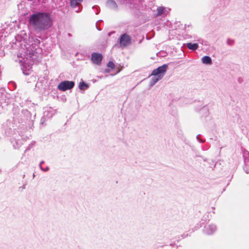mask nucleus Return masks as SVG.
<instances>
[{"instance_id":"19","label":"nucleus","mask_w":249,"mask_h":249,"mask_svg":"<svg viewBox=\"0 0 249 249\" xmlns=\"http://www.w3.org/2000/svg\"><path fill=\"white\" fill-rule=\"evenodd\" d=\"M44 162V161H41L40 163H39V168L42 171H44V172H47L49 170V166H47L45 168H43L42 167V164Z\"/></svg>"},{"instance_id":"21","label":"nucleus","mask_w":249,"mask_h":249,"mask_svg":"<svg viewBox=\"0 0 249 249\" xmlns=\"http://www.w3.org/2000/svg\"><path fill=\"white\" fill-rule=\"evenodd\" d=\"M234 40L233 39L228 38L227 40V44L230 46H232L234 44Z\"/></svg>"},{"instance_id":"29","label":"nucleus","mask_w":249,"mask_h":249,"mask_svg":"<svg viewBox=\"0 0 249 249\" xmlns=\"http://www.w3.org/2000/svg\"><path fill=\"white\" fill-rule=\"evenodd\" d=\"M30 147H29L28 148H27L25 151V152H27L28 150H30Z\"/></svg>"},{"instance_id":"14","label":"nucleus","mask_w":249,"mask_h":249,"mask_svg":"<svg viewBox=\"0 0 249 249\" xmlns=\"http://www.w3.org/2000/svg\"><path fill=\"white\" fill-rule=\"evenodd\" d=\"M202 62L206 65L211 64L212 63V59L209 56H204L202 58Z\"/></svg>"},{"instance_id":"18","label":"nucleus","mask_w":249,"mask_h":249,"mask_svg":"<svg viewBox=\"0 0 249 249\" xmlns=\"http://www.w3.org/2000/svg\"><path fill=\"white\" fill-rule=\"evenodd\" d=\"M165 9L162 6L159 7L157 8V16H161L165 14Z\"/></svg>"},{"instance_id":"28","label":"nucleus","mask_w":249,"mask_h":249,"mask_svg":"<svg viewBox=\"0 0 249 249\" xmlns=\"http://www.w3.org/2000/svg\"><path fill=\"white\" fill-rule=\"evenodd\" d=\"M201 111H207V109L205 107H203L202 109H201Z\"/></svg>"},{"instance_id":"26","label":"nucleus","mask_w":249,"mask_h":249,"mask_svg":"<svg viewBox=\"0 0 249 249\" xmlns=\"http://www.w3.org/2000/svg\"><path fill=\"white\" fill-rule=\"evenodd\" d=\"M102 21V20H98V21L96 22V28H97V29L98 30H99V31H101V29L98 27V22H101Z\"/></svg>"},{"instance_id":"4","label":"nucleus","mask_w":249,"mask_h":249,"mask_svg":"<svg viewBox=\"0 0 249 249\" xmlns=\"http://www.w3.org/2000/svg\"><path fill=\"white\" fill-rule=\"evenodd\" d=\"M75 83L72 81L65 80L61 82L57 86L58 90L62 91L71 89L74 86Z\"/></svg>"},{"instance_id":"30","label":"nucleus","mask_w":249,"mask_h":249,"mask_svg":"<svg viewBox=\"0 0 249 249\" xmlns=\"http://www.w3.org/2000/svg\"><path fill=\"white\" fill-rule=\"evenodd\" d=\"M171 246H173L175 245V243H171L170 245Z\"/></svg>"},{"instance_id":"1","label":"nucleus","mask_w":249,"mask_h":249,"mask_svg":"<svg viewBox=\"0 0 249 249\" xmlns=\"http://www.w3.org/2000/svg\"><path fill=\"white\" fill-rule=\"evenodd\" d=\"M30 26L36 33L43 32L49 29L53 24L51 14L46 12H36L28 18Z\"/></svg>"},{"instance_id":"13","label":"nucleus","mask_w":249,"mask_h":249,"mask_svg":"<svg viewBox=\"0 0 249 249\" xmlns=\"http://www.w3.org/2000/svg\"><path fill=\"white\" fill-rule=\"evenodd\" d=\"M187 47L189 50L195 51L198 48V44L196 43H188L187 44Z\"/></svg>"},{"instance_id":"7","label":"nucleus","mask_w":249,"mask_h":249,"mask_svg":"<svg viewBox=\"0 0 249 249\" xmlns=\"http://www.w3.org/2000/svg\"><path fill=\"white\" fill-rule=\"evenodd\" d=\"M217 230V227L215 224H211L205 225L203 229V233L207 235H211Z\"/></svg>"},{"instance_id":"25","label":"nucleus","mask_w":249,"mask_h":249,"mask_svg":"<svg viewBox=\"0 0 249 249\" xmlns=\"http://www.w3.org/2000/svg\"><path fill=\"white\" fill-rule=\"evenodd\" d=\"M94 8H97V12H95V14L96 15L98 14L99 12V10H98L99 7H97L96 6H93L92 7V9H94Z\"/></svg>"},{"instance_id":"10","label":"nucleus","mask_w":249,"mask_h":249,"mask_svg":"<svg viewBox=\"0 0 249 249\" xmlns=\"http://www.w3.org/2000/svg\"><path fill=\"white\" fill-rule=\"evenodd\" d=\"M106 6L108 8L113 10H117L118 9V5L114 0H108L106 3Z\"/></svg>"},{"instance_id":"2","label":"nucleus","mask_w":249,"mask_h":249,"mask_svg":"<svg viewBox=\"0 0 249 249\" xmlns=\"http://www.w3.org/2000/svg\"><path fill=\"white\" fill-rule=\"evenodd\" d=\"M25 43L24 46L27 54H29L30 57L32 59H36L37 54L41 52V49L39 47L40 40L31 36H29L28 40Z\"/></svg>"},{"instance_id":"3","label":"nucleus","mask_w":249,"mask_h":249,"mask_svg":"<svg viewBox=\"0 0 249 249\" xmlns=\"http://www.w3.org/2000/svg\"><path fill=\"white\" fill-rule=\"evenodd\" d=\"M168 68V64H163V65L158 67L157 69H154L152 71L151 75L157 76L162 79L166 73Z\"/></svg>"},{"instance_id":"17","label":"nucleus","mask_w":249,"mask_h":249,"mask_svg":"<svg viewBox=\"0 0 249 249\" xmlns=\"http://www.w3.org/2000/svg\"><path fill=\"white\" fill-rule=\"evenodd\" d=\"M78 87L80 90H84L88 89L89 88V85L88 84L82 81L79 83Z\"/></svg>"},{"instance_id":"24","label":"nucleus","mask_w":249,"mask_h":249,"mask_svg":"<svg viewBox=\"0 0 249 249\" xmlns=\"http://www.w3.org/2000/svg\"><path fill=\"white\" fill-rule=\"evenodd\" d=\"M244 170L246 173H249V167L247 165H245L244 167Z\"/></svg>"},{"instance_id":"23","label":"nucleus","mask_w":249,"mask_h":249,"mask_svg":"<svg viewBox=\"0 0 249 249\" xmlns=\"http://www.w3.org/2000/svg\"><path fill=\"white\" fill-rule=\"evenodd\" d=\"M196 139L200 143H203V142H205V140H204L200 139V134H198V135H197Z\"/></svg>"},{"instance_id":"20","label":"nucleus","mask_w":249,"mask_h":249,"mask_svg":"<svg viewBox=\"0 0 249 249\" xmlns=\"http://www.w3.org/2000/svg\"><path fill=\"white\" fill-rule=\"evenodd\" d=\"M48 119H47L46 117L43 115L40 120V124L43 126H45L46 125L45 123Z\"/></svg>"},{"instance_id":"9","label":"nucleus","mask_w":249,"mask_h":249,"mask_svg":"<svg viewBox=\"0 0 249 249\" xmlns=\"http://www.w3.org/2000/svg\"><path fill=\"white\" fill-rule=\"evenodd\" d=\"M55 110L51 107H45L44 108L43 115L47 119H51L55 114Z\"/></svg>"},{"instance_id":"5","label":"nucleus","mask_w":249,"mask_h":249,"mask_svg":"<svg viewBox=\"0 0 249 249\" xmlns=\"http://www.w3.org/2000/svg\"><path fill=\"white\" fill-rule=\"evenodd\" d=\"M131 43V38L126 33L122 34L119 38V43L121 47H125Z\"/></svg>"},{"instance_id":"32","label":"nucleus","mask_w":249,"mask_h":249,"mask_svg":"<svg viewBox=\"0 0 249 249\" xmlns=\"http://www.w3.org/2000/svg\"><path fill=\"white\" fill-rule=\"evenodd\" d=\"M68 36H71V34L68 33Z\"/></svg>"},{"instance_id":"8","label":"nucleus","mask_w":249,"mask_h":249,"mask_svg":"<svg viewBox=\"0 0 249 249\" xmlns=\"http://www.w3.org/2000/svg\"><path fill=\"white\" fill-rule=\"evenodd\" d=\"M91 60L93 64L99 66L102 63L103 55L100 53H93L91 54Z\"/></svg>"},{"instance_id":"11","label":"nucleus","mask_w":249,"mask_h":249,"mask_svg":"<svg viewBox=\"0 0 249 249\" xmlns=\"http://www.w3.org/2000/svg\"><path fill=\"white\" fill-rule=\"evenodd\" d=\"M83 0H71L70 4L71 6L73 8H77L81 5L80 2H82ZM76 12H79V7L76 10H75Z\"/></svg>"},{"instance_id":"6","label":"nucleus","mask_w":249,"mask_h":249,"mask_svg":"<svg viewBox=\"0 0 249 249\" xmlns=\"http://www.w3.org/2000/svg\"><path fill=\"white\" fill-rule=\"evenodd\" d=\"M16 61H18L20 64L21 69L23 71V73L27 75L28 73H26L24 70V69H27V67H29V62L28 61V59L27 58L23 57L22 56L19 57L18 55L17 59L16 60Z\"/></svg>"},{"instance_id":"16","label":"nucleus","mask_w":249,"mask_h":249,"mask_svg":"<svg viewBox=\"0 0 249 249\" xmlns=\"http://www.w3.org/2000/svg\"><path fill=\"white\" fill-rule=\"evenodd\" d=\"M13 146L15 149H18L20 147L22 144L20 140H13L12 142Z\"/></svg>"},{"instance_id":"15","label":"nucleus","mask_w":249,"mask_h":249,"mask_svg":"<svg viewBox=\"0 0 249 249\" xmlns=\"http://www.w3.org/2000/svg\"><path fill=\"white\" fill-rule=\"evenodd\" d=\"M161 78L158 77L157 76H153L150 80L149 83L150 87L153 86L156 83H157L159 80H161Z\"/></svg>"},{"instance_id":"27","label":"nucleus","mask_w":249,"mask_h":249,"mask_svg":"<svg viewBox=\"0 0 249 249\" xmlns=\"http://www.w3.org/2000/svg\"><path fill=\"white\" fill-rule=\"evenodd\" d=\"M238 82L239 83H241L242 82V81H243V80H242V79L241 78H239L238 79Z\"/></svg>"},{"instance_id":"31","label":"nucleus","mask_w":249,"mask_h":249,"mask_svg":"<svg viewBox=\"0 0 249 249\" xmlns=\"http://www.w3.org/2000/svg\"><path fill=\"white\" fill-rule=\"evenodd\" d=\"M105 71H106V72H109V70H107V69H106V70H105Z\"/></svg>"},{"instance_id":"12","label":"nucleus","mask_w":249,"mask_h":249,"mask_svg":"<svg viewBox=\"0 0 249 249\" xmlns=\"http://www.w3.org/2000/svg\"><path fill=\"white\" fill-rule=\"evenodd\" d=\"M21 113L26 118L27 120L30 119L32 122L33 121V120L32 119L31 113L27 109H22L21 111Z\"/></svg>"},{"instance_id":"22","label":"nucleus","mask_w":249,"mask_h":249,"mask_svg":"<svg viewBox=\"0 0 249 249\" xmlns=\"http://www.w3.org/2000/svg\"><path fill=\"white\" fill-rule=\"evenodd\" d=\"M108 67L111 69H113L115 67V65L112 61H109L107 64Z\"/></svg>"}]
</instances>
